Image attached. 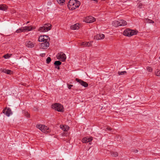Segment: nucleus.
Segmentation results:
<instances>
[{
	"instance_id": "f257e3e1",
	"label": "nucleus",
	"mask_w": 160,
	"mask_h": 160,
	"mask_svg": "<svg viewBox=\"0 0 160 160\" xmlns=\"http://www.w3.org/2000/svg\"><path fill=\"white\" fill-rule=\"evenodd\" d=\"M79 1L76 0H70L68 3V6L70 10H73L80 5Z\"/></svg>"
},
{
	"instance_id": "f03ea898",
	"label": "nucleus",
	"mask_w": 160,
	"mask_h": 160,
	"mask_svg": "<svg viewBox=\"0 0 160 160\" xmlns=\"http://www.w3.org/2000/svg\"><path fill=\"white\" fill-rule=\"evenodd\" d=\"M52 25L49 23L44 24V26L39 28L38 31L41 32H45L51 29Z\"/></svg>"
},
{
	"instance_id": "7ed1b4c3",
	"label": "nucleus",
	"mask_w": 160,
	"mask_h": 160,
	"mask_svg": "<svg viewBox=\"0 0 160 160\" xmlns=\"http://www.w3.org/2000/svg\"><path fill=\"white\" fill-rule=\"evenodd\" d=\"M138 32L137 31L128 29L124 31L123 34L125 36L130 37L136 35Z\"/></svg>"
},
{
	"instance_id": "20e7f679",
	"label": "nucleus",
	"mask_w": 160,
	"mask_h": 160,
	"mask_svg": "<svg viewBox=\"0 0 160 160\" xmlns=\"http://www.w3.org/2000/svg\"><path fill=\"white\" fill-rule=\"evenodd\" d=\"M35 28L34 27L31 26H26L20 28L16 31L17 33H20L22 32H25L27 31H30Z\"/></svg>"
},
{
	"instance_id": "39448f33",
	"label": "nucleus",
	"mask_w": 160,
	"mask_h": 160,
	"mask_svg": "<svg viewBox=\"0 0 160 160\" xmlns=\"http://www.w3.org/2000/svg\"><path fill=\"white\" fill-rule=\"evenodd\" d=\"M36 127L44 133H47L49 132V128L44 125L37 124Z\"/></svg>"
},
{
	"instance_id": "423d86ee",
	"label": "nucleus",
	"mask_w": 160,
	"mask_h": 160,
	"mask_svg": "<svg viewBox=\"0 0 160 160\" xmlns=\"http://www.w3.org/2000/svg\"><path fill=\"white\" fill-rule=\"evenodd\" d=\"M52 108L58 112H63V106L58 103H55L52 105Z\"/></svg>"
},
{
	"instance_id": "0eeeda50",
	"label": "nucleus",
	"mask_w": 160,
	"mask_h": 160,
	"mask_svg": "<svg viewBox=\"0 0 160 160\" xmlns=\"http://www.w3.org/2000/svg\"><path fill=\"white\" fill-rule=\"evenodd\" d=\"M57 57L58 59H59L62 62L65 61L66 58V55L62 52L58 53L57 55Z\"/></svg>"
},
{
	"instance_id": "6e6552de",
	"label": "nucleus",
	"mask_w": 160,
	"mask_h": 160,
	"mask_svg": "<svg viewBox=\"0 0 160 160\" xmlns=\"http://www.w3.org/2000/svg\"><path fill=\"white\" fill-rule=\"evenodd\" d=\"M75 80L76 81L78 82L82 86L85 88L87 87L88 86V84L82 80L77 78H76Z\"/></svg>"
},
{
	"instance_id": "1a4fd4ad",
	"label": "nucleus",
	"mask_w": 160,
	"mask_h": 160,
	"mask_svg": "<svg viewBox=\"0 0 160 160\" xmlns=\"http://www.w3.org/2000/svg\"><path fill=\"white\" fill-rule=\"evenodd\" d=\"M40 48L43 49H46L49 46V42L48 41H43L40 43Z\"/></svg>"
},
{
	"instance_id": "9d476101",
	"label": "nucleus",
	"mask_w": 160,
	"mask_h": 160,
	"mask_svg": "<svg viewBox=\"0 0 160 160\" xmlns=\"http://www.w3.org/2000/svg\"><path fill=\"white\" fill-rule=\"evenodd\" d=\"M95 18L92 16H88L86 18V22L88 23H91L94 22Z\"/></svg>"
},
{
	"instance_id": "9b49d317",
	"label": "nucleus",
	"mask_w": 160,
	"mask_h": 160,
	"mask_svg": "<svg viewBox=\"0 0 160 160\" xmlns=\"http://www.w3.org/2000/svg\"><path fill=\"white\" fill-rule=\"evenodd\" d=\"M2 112L8 117L12 113L11 110L10 108H6L3 110Z\"/></svg>"
},
{
	"instance_id": "f8f14e48",
	"label": "nucleus",
	"mask_w": 160,
	"mask_h": 160,
	"mask_svg": "<svg viewBox=\"0 0 160 160\" xmlns=\"http://www.w3.org/2000/svg\"><path fill=\"white\" fill-rule=\"evenodd\" d=\"M92 140V137H87L85 138H83L82 140V142L83 143H86L87 142H90Z\"/></svg>"
},
{
	"instance_id": "ddd939ff",
	"label": "nucleus",
	"mask_w": 160,
	"mask_h": 160,
	"mask_svg": "<svg viewBox=\"0 0 160 160\" xmlns=\"http://www.w3.org/2000/svg\"><path fill=\"white\" fill-rule=\"evenodd\" d=\"M105 37V36L103 34H97L94 37V39L96 40H100L104 38Z\"/></svg>"
},
{
	"instance_id": "4468645a",
	"label": "nucleus",
	"mask_w": 160,
	"mask_h": 160,
	"mask_svg": "<svg viewBox=\"0 0 160 160\" xmlns=\"http://www.w3.org/2000/svg\"><path fill=\"white\" fill-rule=\"evenodd\" d=\"M118 22L119 26H124L127 24V22L123 20H120Z\"/></svg>"
},
{
	"instance_id": "2eb2a0df",
	"label": "nucleus",
	"mask_w": 160,
	"mask_h": 160,
	"mask_svg": "<svg viewBox=\"0 0 160 160\" xmlns=\"http://www.w3.org/2000/svg\"><path fill=\"white\" fill-rule=\"evenodd\" d=\"M70 28L74 30L78 29L79 28V24L78 23L75 24L74 25L71 26Z\"/></svg>"
},
{
	"instance_id": "dca6fc26",
	"label": "nucleus",
	"mask_w": 160,
	"mask_h": 160,
	"mask_svg": "<svg viewBox=\"0 0 160 160\" xmlns=\"http://www.w3.org/2000/svg\"><path fill=\"white\" fill-rule=\"evenodd\" d=\"M91 42H83L81 43V46H83L84 47H90L91 46Z\"/></svg>"
},
{
	"instance_id": "f3484780",
	"label": "nucleus",
	"mask_w": 160,
	"mask_h": 160,
	"mask_svg": "<svg viewBox=\"0 0 160 160\" xmlns=\"http://www.w3.org/2000/svg\"><path fill=\"white\" fill-rule=\"evenodd\" d=\"M26 46L29 48H32L34 46V44L32 42L29 41L26 43Z\"/></svg>"
},
{
	"instance_id": "a211bd4d",
	"label": "nucleus",
	"mask_w": 160,
	"mask_h": 160,
	"mask_svg": "<svg viewBox=\"0 0 160 160\" xmlns=\"http://www.w3.org/2000/svg\"><path fill=\"white\" fill-rule=\"evenodd\" d=\"M60 127L64 131H67L69 128V127L67 126L61 125Z\"/></svg>"
},
{
	"instance_id": "6ab92c4d",
	"label": "nucleus",
	"mask_w": 160,
	"mask_h": 160,
	"mask_svg": "<svg viewBox=\"0 0 160 160\" xmlns=\"http://www.w3.org/2000/svg\"><path fill=\"white\" fill-rule=\"evenodd\" d=\"M119 24L118 20H115L112 22V25L116 27L119 26Z\"/></svg>"
},
{
	"instance_id": "aec40b11",
	"label": "nucleus",
	"mask_w": 160,
	"mask_h": 160,
	"mask_svg": "<svg viewBox=\"0 0 160 160\" xmlns=\"http://www.w3.org/2000/svg\"><path fill=\"white\" fill-rule=\"evenodd\" d=\"M7 9V8L6 5L3 4L0 5V10L5 11Z\"/></svg>"
},
{
	"instance_id": "412c9836",
	"label": "nucleus",
	"mask_w": 160,
	"mask_h": 160,
	"mask_svg": "<svg viewBox=\"0 0 160 160\" xmlns=\"http://www.w3.org/2000/svg\"><path fill=\"white\" fill-rule=\"evenodd\" d=\"M4 73L8 74L11 75L12 73V71L10 70L5 69Z\"/></svg>"
},
{
	"instance_id": "4be33fe9",
	"label": "nucleus",
	"mask_w": 160,
	"mask_h": 160,
	"mask_svg": "<svg viewBox=\"0 0 160 160\" xmlns=\"http://www.w3.org/2000/svg\"><path fill=\"white\" fill-rule=\"evenodd\" d=\"M145 22H146L147 23H153L154 22L152 21V20L151 19H149L148 18H146L145 19Z\"/></svg>"
},
{
	"instance_id": "5701e85b",
	"label": "nucleus",
	"mask_w": 160,
	"mask_h": 160,
	"mask_svg": "<svg viewBox=\"0 0 160 160\" xmlns=\"http://www.w3.org/2000/svg\"><path fill=\"white\" fill-rule=\"evenodd\" d=\"M43 36L44 37V41H48V42H49L50 40V38L46 35H43Z\"/></svg>"
},
{
	"instance_id": "b1692460",
	"label": "nucleus",
	"mask_w": 160,
	"mask_h": 160,
	"mask_svg": "<svg viewBox=\"0 0 160 160\" xmlns=\"http://www.w3.org/2000/svg\"><path fill=\"white\" fill-rule=\"evenodd\" d=\"M43 36H40L39 37L38 41L40 42H43L44 41V37Z\"/></svg>"
},
{
	"instance_id": "393cba45",
	"label": "nucleus",
	"mask_w": 160,
	"mask_h": 160,
	"mask_svg": "<svg viewBox=\"0 0 160 160\" xmlns=\"http://www.w3.org/2000/svg\"><path fill=\"white\" fill-rule=\"evenodd\" d=\"M58 3L60 5H62L64 3V0H57Z\"/></svg>"
},
{
	"instance_id": "a878e982",
	"label": "nucleus",
	"mask_w": 160,
	"mask_h": 160,
	"mask_svg": "<svg viewBox=\"0 0 160 160\" xmlns=\"http://www.w3.org/2000/svg\"><path fill=\"white\" fill-rule=\"evenodd\" d=\"M62 62L59 61H55L54 62V65L55 66H59L61 65Z\"/></svg>"
},
{
	"instance_id": "bb28decb",
	"label": "nucleus",
	"mask_w": 160,
	"mask_h": 160,
	"mask_svg": "<svg viewBox=\"0 0 160 160\" xmlns=\"http://www.w3.org/2000/svg\"><path fill=\"white\" fill-rule=\"evenodd\" d=\"M118 153L117 152H111V155L113 157H117L118 156Z\"/></svg>"
},
{
	"instance_id": "cd10ccee",
	"label": "nucleus",
	"mask_w": 160,
	"mask_h": 160,
	"mask_svg": "<svg viewBox=\"0 0 160 160\" xmlns=\"http://www.w3.org/2000/svg\"><path fill=\"white\" fill-rule=\"evenodd\" d=\"M127 73V72L125 71H123L121 72H118V74L119 75H123Z\"/></svg>"
},
{
	"instance_id": "c85d7f7f",
	"label": "nucleus",
	"mask_w": 160,
	"mask_h": 160,
	"mask_svg": "<svg viewBox=\"0 0 160 160\" xmlns=\"http://www.w3.org/2000/svg\"><path fill=\"white\" fill-rule=\"evenodd\" d=\"M23 113H24L25 116L27 117V118L30 117V114L28 113V112L26 111H24L23 112Z\"/></svg>"
},
{
	"instance_id": "c756f323",
	"label": "nucleus",
	"mask_w": 160,
	"mask_h": 160,
	"mask_svg": "<svg viewBox=\"0 0 160 160\" xmlns=\"http://www.w3.org/2000/svg\"><path fill=\"white\" fill-rule=\"evenodd\" d=\"M51 59L50 57H48L46 59V63L47 64H49L51 61Z\"/></svg>"
},
{
	"instance_id": "7c9ffc66",
	"label": "nucleus",
	"mask_w": 160,
	"mask_h": 160,
	"mask_svg": "<svg viewBox=\"0 0 160 160\" xmlns=\"http://www.w3.org/2000/svg\"><path fill=\"white\" fill-rule=\"evenodd\" d=\"M147 70L150 72H152V69L151 67H147Z\"/></svg>"
},
{
	"instance_id": "2f4dec72",
	"label": "nucleus",
	"mask_w": 160,
	"mask_h": 160,
	"mask_svg": "<svg viewBox=\"0 0 160 160\" xmlns=\"http://www.w3.org/2000/svg\"><path fill=\"white\" fill-rule=\"evenodd\" d=\"M155 74L156 76H160V70H159L157 71V72H156Z\"/></svg>"
},
{
	"instance_id": "473e14b6",
	"label": "nucleus",
	"mask_w": 160,
	"mask_h": 160,
	"mask_svg": "<svg viewBox=\"0 0 160 160\" xmlns=\"http://www.w3.org/2000/svg\"><path fill=\"white\" fill-rule=\"evenodd\" d=\"M3 57H4V58L5 59H8L10 57V56H9V54H7L4 55Z\"/></svg>"
},
{
	"instance_id": "72a5a7b5",
	"label": "nucleus",
	"mask_w": 160,
	"mask_h": 160,
	"mask_svg": "<svg viewBox=\"0 0 160 160\" xmlns=\"http://www.w3.org/2000/svg\"><path fill=\"white\" fill-rule=\"evenodd\" d=\"M105 130H108L109 131H111L112 130V129L111 128L108 127L107 128H106V129H105Z\"/></svg>"
},
{
	"instance_id": "f704fd0d",
	"label": "nucleus",
	"mask_w": 160,
	"mask_h": 160,
	"mask_svg": "<svg viewBox=\"0 0 160 160\" xmlns=\"http://www.w3.org/2000/svg\"><path fill=\"white\" fill-rule=\"evenodd\" d=\"M142 6L143 5L141 3H140L138 5V7L140 8H141Z\"/></svg>"
},
{
	"instance_id": "c9c22d12",
	"label": "nucleus",
	"mask_w": 160,
	"mask_h": 160,
	"mask_svg": "<svg viewBox=\"0 0 160 160\" xmlns=\"http://www.w3.org/2000/svg\"><path fill=\"white\" fill-rule=\"evenodd\" d=\"M68 89H71V87H72L73 85H71V84H68Z\"/></svg>"
},
{
	"instance_id": "e433bc0d",
	"label": "nucleus",
	"mask_w": 160,
	"mask_h": 160,
	"mask_svg": "<svg viewBox=\"0 0 160 160\" xmlns=\"http://www.w3.org/2000/svg\"><path fill=\"white\" fill-rule=\"evenodd\" d=\"M5 69L4 68H1L0 69V71L1 72H5Z\"/></svg>"
},
{
	"instance_id": "4c0bfd02",
	"label": "nucleus",
	"mask_w": 160,
	"mask_h": 160,
	"mask_svg": "<svg viewBox=\"0 0 160 160\" xmlns=\"http://www.w3.org/2000/svg\"><path fill=\"white\" fill-rule=\"evenodd\" d=\"M55 68H56L58 70H59L60 69V67H59V66H55Z\"/></svg>"
},
{
	"instance_id": "58836bf2",
	"label": "nucleus",
	"mask_w": 160,
	"mask_h": 160,
	"mask_svg": "<svg viewBox=\"0 0 160 160\" xmlns=\"http://www.w3.org/2000/svg\"><path fill=\"white\" fill-rule=\"evenodd\" d=\"M133 151V152H138V150H134Z\"/></svg>"
},
{
	"instance_id": "ea45409f",
	"label": "nucleus",
	"mask_w": 160,
	"mask_h": 160,
	"mask_svg": "<svg viewBox=\"0 0 160 160\" xmlns=\"http://www.w3.org/2000/svg\"><path fill=\"white\" fill-rule=\"evenodd\" d=\"M52 4V2H48V5H51Z\"/></svg>"
},
{
	"instance_id": "a19ab883",
	"label": "nucleus",
	"mask_w": 160,
	"mask_h": 160,
	"mask_svg": "<svg viewBox=\"0 0 160 160\" xmlns=\"http://www.w3.org/2000/svg\"><path fill=\"white\" fill-rule=\"evenodd\" d=\"M43 55L44 56L45 55V53L42 54V56H43Z\"/></svg>"
},
{
	"instance_id": "79ce46f5",
	"label": "nucleus",
	"mask_w": 160,
	"mask_h": 160,
	"mask_svg": "<svg viewBox=\"0 0 160 160\" xmlns=\"http://www.w3.org/2000/svg\"><path fill=\"white\" fill-rule=\"evenodd\" d=\"M29 21H28V22H27V23H29Z\"/></svg>"
}]
</instances>
